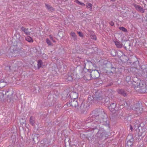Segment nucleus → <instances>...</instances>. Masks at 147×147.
<instances>
[{
    "label": "nucleus",
    "instance_id": "8",
    "mask_svg": "<svg viewBox=\"0 0 147 147\" xmlns=\"http://www.w3.org/2000/svg\"><path fill=\"white\" fill-rule=\"evenodd\" d=\"M14 47L15 48H16V46H12L10 47V49L11 50V52L12 53H15L16 54L17 53H18V51H17L16 50H14L13 49Z\"/></svg>",
    "mask_w": 147,
    "mask_h": 147
},
{
    "label": "nucleus",
    "instance_id": "34",
    "mask_svg": "<svg viewBox=\"0 0 147 147\" xmlns=\"http://www.w3.org/2000/svg\"><path fill=\"white\" fill-rule=\"evenodd\" d=\"M43 58H44V56H46V55L45 54H43Z\"/></svg>",
    "mask_w": 147,
    "mask_h": 147
},
{
    "label": "nucleus",
    "instance_id": "17",
    "mask_svg": "<svg viewBox=\"0 0 147 147\" xmlns=\"http://www.w3.org/2000/svg\"><path fill=\"white\" fill-rule=\"evenodd\" d=\"M73 80L72 76H68L66 80L67 81H71Z\"/></svg>",
    "mask_w": 147,
    "mask_h": 147
},
{
    "label": "nucleus",
    "instance_id": "2",
    "mask_svg": "<svg viewBox=\"0 0 147 147\" xmlns=\"http://www.w3.org/2000/svg\"><path fill=\"white\" fill-rule=\"evenodd\" d=\"M140 105L139 103H137L133 105L131 109L132 110L136 111L137 113L139 114L141 113L142 111V109L140 108Z\"/></svg>",
    "mask_w": 147,
    "mask_h": 147
},
{
    "label": "nucleus",
    "instance_id": "14",
    "mask_svg": "<svg viewBox=\"0 0 147 147\" xmlns=\"http://www.w3.org/2000/svg\"><path fill=\"white\" fill-rule=\"evenodd\" d=\"M47 8L49 11L54 10V9L51 6L47 4H45Z\"/></svg>",
    "mask_w": 147,
    "mask_h": 147
},
{
    "label": "nucleus",
    "instance_id": "16",
    "mask_svg": "<svg viewBox=\"0 0 147 147\" xmlns=\"http://www.w3.org/2000/svg\"><path fill=\"white\" fill-rule=\"evenodd\" d=\"M70 35L74 39H76V36L74 32H71L70 33Z\"/></svg>",
    "mask_w": 147,
    "mask_h": 147
},
{
    "label": "nucleus",
    "instance_id": "20",
    "mask_svg": "<svg viewBox=\"0 0 147 147\" xmlns=\"http://www.w3.org/2000/svg\"><path fill=\"white\" fill-rule=\"evenodd\" d=\"M118 93L119 94H123L125 96L126 94H124V91L122 90H118Z\"/></svg>",
    "mask_w": 147,
    "mask_h": 147
},
{
    "label": "nucleus",
    "instance_id": "1",
    "mask_svg": "<svg viewBox=\"0 0 147 147\" xmlns=\"http://www.w3.org/2000/svg\"><path fill=\"white\" fill-rule=\"evenodd\" d=\"M96 100L98 102H102L104 101V98L100 96H96V97H94L93 96H90L88 98V101L90 103H92L93 102L92 100Z\"/></svg>",
    "mask_w": 147,
    "mask_h": 147
},
{
    "label": "nucleus",
    "instance_id": "10",
    "mask_svg": "<svg viewBox=\"0 0 147 147\" xmlns=\"http://www.w3.org/2000/svg\"><path fill=\"white\" fill-rule=\"evenodd\" d=\"M86 7L89 9L91 11L92 9V5L89 3H87L86 5Z\"/></svg>",
    "mask_w": 147,
    "mask_h": 147
},
{
    "label": "nucleus",
    "instance_id": "19",
    "mask_svg": "<svg viewBox=\"0 0 147 147\" xmlns=\"http://www.w3.org/2000/svg\"><path fill=\"white\" fill-rule=\"evenodd\" d=\"M119 29L123 31L124 32H127V30L124 27H119Z\"/></svg>",
    "mask_w": 147,
    "mask_h": 147
},
{
    "label": "nucleus",
    "instance_id": "7",
    "mask_svg": "<svg viewBox=\"0 0 147 147\" xmlns=\"http://www.w3.org/2000/svg\"><path fill=\"white\" fill-rule=\"evenodd\" d=\"M22 31L24 32L27 35H30V32L28 31V29L25 28L24 27H22L21 28Z\"/></svg>",
    "mask_w": 147,
    "mask_h": 147
},
{
    "label": "nucleus",
    "instance_id": "33",
    "mask_svg": "<svg viewBox=\"0 0 147 147\" xmlns=\"http://www.w3.org/2000/svg\"><path fill=\"white\" fill-rule=\"evenodd\" d=\"M130 129L131 131H132L133 128H132V125H130Z\"/></svg>",
    "mask_w": 147,
    "mask_h": 147
},
{
    "label": "nucleus",
    "instance_id": "21",
    "mask_svg": "<svg viewBox=\"0 0 147 147\" xmlns=\"http://www.w3.org/2000/svg\"><path fill=\"white\" fill-rule=\"evenodd\" d=\"M4 94L2 91H0V99L3 98Z\"/></svg>",
    "mask_w": 147,
    "mask_h": 147
},
{
    "label": "nucleus",
    "instance_id": "22",
    "mask_svg": "<svg viewBox=\"0 0 147 147\" xmlns=\"http://www.w3.org/2000/svg\"><path fill=\"white\" fill-rule=\"evenodd\" d=\"M46 42L49 45H51V42L48 38H47L46 39Z\"/></svg>",
    "mask_w": 147,
    "mask_h": 147
},
{
    "label": "nucleus",
    "instance_id": "26",
    "mask_svg": "<svg viewBox=\"0 0 147 147\" xmlns=\"http://www.w3.org/2000/svg\"><path fill=\"white\" fill-rule=\"evenodd\" d=\"M91 38L94 40H96V38L95 36H91Z\"/></svg>",
    "mask_w": 147,
    "mask_h": 147
},
{
    "label": "nucleus",
    "instance_id": "27",
    "mask_svg": "<svg viewBox=\"0 0 147 147\" xmlns=\"http://www.w3.org/2000/svg\"><path fill=\"white\" fill-rule=\"evenodd\" d=\"M73 94H74L76 95V98H74V99L76 98H77L78 97V94L76 93V92H74L73 93Z\"/></svg>",
    "mask_w": 147,
    "mask_h": 147
},
{
    "label": "nucleus",
    "instance_id": "35",
    "mask_svg": "<svg viewBox=\"0 0 147 147\" xmlns=\"http://www.w3.org/2000/svg\"><path fill=\"white\" fill-rule=\"evenodd\" d=\"M3 82V80H1V81L0 82Z\"/></svg>",
    "mask_w": 147,
    "mask_h": 147
},
{
    "label": "nucleus",
    "instance_id": "32",
    "mask_svg": "<svg viewBox=\"0 0 147 147\" xmlns=\"http://www.w3.org/2000/svg\"><path fill=\"white\" fill-rule=\"evenodd\" d=\"M92 71H96L97 73H98V74H99V72H98V70H92Z\"/></svg>",
    "mask_w": 147,
    "mask_h": 147
},
{
    "label": "nucleus",
    "instance_id": "12",
    "mask_svg": "<svg viewBox=\"0 0 147 147\" xmlns=\"http://www.w3.org/2000/svg\"><path fill=\"white\" fill-rule=\"evenodd\" d=\"M26 40L27 41L29 42H32L33 40L31 37L29 36H28L26 38Z\"/></svg>",
    "mask_w": 147,
    "mask_h": 147
},
{
    "label": "nucleus",
    "instance_id": "11",
    "mask_svg": "<svg viewBox=\"0 0 147 147\" xmlns=\"http://www.w3.org/2000/svg\"><path fill=\"white\" fill-rule=\"evenodd\" d=\"M132 144V143L130 140L127 141V143L125 145V147H131Z\"/></svg>",
    "mask_w": 147,
    "mask_h": 147
},
{
    "label": "nucleus",
    "instance_id": "25",
    "mask_svg": "<svg viewBox=\"0 0 147 147\" xmlns=\"http://www.w3.org/2000/svg\"><path fill=\"white\" fill-rule=\"evenodd\" d=\"M78 33L79 34L80 36V37L83 36V35L82 33L80 32H78Z\"/></svg>",
    "mask_w": 147,
    "mask_h": 147
},
{
    "label": "nucleus",
    "instance_id": "31",
    "mask_svg": "<svg viewBox=\"0 0 147 147\" xmlns=\"http://www.w3.org/2000/svg\"><path fill=\"white\" fill-rule=\"evenodd\" d=\"M110 24L111 26H113L114 25V23L113 22H110Z\"/></svg>",
    "mask_w": 147,
    "mask_h": 147
},
{
    "label": "nucleus",
    "instance_id": "13",
    "mask_svg": "<svg viewBox=\"0 0 147 147\" xmlns=\"http://www.w3.org/2000/svg\"><path fill=\"white\" fill-rule=\"evenodd\" d=\"M38 68L42 67V63L41 60H40L38 61Z\"/></svg>",
    "mask_w": 147,
    "mask_h": 147
},
{
    "label": "nucleus",
    "instance_id": "24",
    "mask_svg": "<svg viewBox=\"0 0 147 147\" xmlns=\"http://www.w3.org/2000/svg\"><path fill=\"white\" fill-rule=\"evenodd\" d=\"M49 37H50V38L51 40H52L53 42H55V41L53 40V37L51 35H50L49 36Z\"/></svg>",
    "mask_w": 147,
    "mask_h": 147
},
{
    "label": "nucleus",
    "instance_id": "15",
    "mask_svg": "<svg viewBox=\"0 0 147 147\" xmlns=\"http://www.w3.org/2000/svg\"><path fill=\"white\" fill-rule=\"evenodd\" d=\"M30 123L32 125H34V118L33 117H30Z\"/></svg>",
    "mask_w": 147,
    "mask_h": 147
},
{
    "label": "nucleus",
    "instance_id": "23",
    "mask_svg": "<svg viewBox=\"0 0 147 147\" xmlns=\"http://www.w3.org/2000/svg\"><path fill=\"white\" fill-rule=\"evenodd\" d=\"M131 79V77L130 76H127L126 78V81L127 82H129Z\"/></svg>",
    "mask_w": 147,
    "mask_h": 147
},
{
    "label": "nucleus",
    "instance_id": "18",
    "mask_svg": "<svg viewBox=\"0 0 147 147\" xmlns=\"http://www.w3.org/2000/svg\"><path fill=\"white\" fill-rule=\"evenodd\" d=\"M144 85V82L143 80H140L139 86L140 87H142Z\"/></svg>",
    "mask_w": 147,
    "mask_h": 147
},
{
    "label": "nucleus",
    "instance_id": "28",
    "mask_svg": "<svg viewBox=\"0 0 147 147\" xmlns=\"http://www.w3.org/2000/svg\"><path fill=\"white\" fill-rule=\"evenodd\" d=\"M106 124H105V123H103L104 125H105L107 127H109V122L108 121H106Z\"/></svg>",
    "mask_w": 147,
    "mask_h": 147
},
{
    "label": "nucleus",
    "instance_id": "6",
    "mask_svg": "<svg viewBox=\"0 0 147 147\" xmlns=\"http://www.w3.org/2000/svg\"><path fill=\"white\" fill-rule=\"evenodd\" d=\"M70 105L72 107H76L78 106V104L77 101L74 100L70 103Z\"/></svg>",
    "mask_w": 147,
    "mask_h": 147
},
{
    "label": "nucleus",
    "instance_id": "4",
    "mask_svg": "<svg viewBox=\"0 0 147 147\" xmlns=\"http://www.w3.org/2000/svg\"><path fill=\"white\" fill-rule=\"evenodd\" d=\"M133 5L135 7L137 10L142 13L144 12V9L140 5L135 4H133Z\"/></svg>",
    "mask_w": 147,
    "mask_h": 147
},
{
    "label": "nucleus",
    "instance_id": "3",
    "mask_svg": "<svg viewBox=\"0 0 147 147\" xmlns=\"http://www.w3.org/2000/svg\"><path fill=\"white\" fill-rule=\"evenodd\" d=\"M97 135V136L100 138L104 137H107L108 136L107 134L106 133L105 131L103 128H101L99 130Z\"/></svg>",
    "mask_w": 147,
    "mask_h": 147
},
{
    "label": "nucleus",
    "instance_id": "9",
    "mask_svg": "<svg viewBox=\"0 0 147 147\" xmlns=\"http://www.w3.org/2000/svg\"><path fill=\"white\" fill-rule=\"evenodd\" d=\"M117 48H121L122 47V44L119 41H116L114 42Z\"/></svg>",
    "mask_w": 147,
    "mask_h": 147
},
{
    "label": "nucleus",
    "instance_id": "29",
    "mask_svg": "<svg viewBox=\"0 0 147 147\" xmlns=\"http://www.w3.org/2000/svg\"><path fill=\"white\" fill-rule=\"evenodd\" d=\"M74 2L79 4L80 3V2L78 0H75Z\"/></svg>",
    "mask_w": 147,
    "mask_h": 147
},
{
    "label": "nucleus",
    "instance_id": "37",
    "mask_svg": "<svg viewBox=\"0 0 147 147\" xmlns=\"http://www.w3.org/2000/svg\"><path fill=\"white\" fill-rule=\"evenodd\" d=\"M97 94H98V93H97V92H96V93H95L96 95Z\"/></svg>",
    "mask_w": 147,
    "mask_h": 147
},
{
    "label": "nucleus",
    "instance_id": "30",
    "mask_svg": "<svg viewBox=\"0 0 147 147\" xmlns=\"http://www.w3.org/2000/svg\"><path fill=\"white\" fill-rule=\"evenodd\" d=\"M79 4H80L81 5H85V4L84 3H81L80 2Z\"/></svg>",
    "mask_w": 147,
    "mask_h": 147
},
{
    "label": "nucleus",
    "instance_id": "36",
    "mask_svg": "<svg viewBox=\"0 0 147 147\" xmlns=\"http://www.w3.org/2000/svg\"><path fill=\"white\" fill-rule=\"evenodd\" d=\"M45 59H46L47 58V57H45V58H44Z\"/></svg>",
    "mask_w": 147,
    "mask_h": 147
},
{
    "label": "nucleus",
    "instance_id": "5",
    "mask_svg": "<svg viewBox=\"0 0 147 147\" xmlns=\"http://www.w3.org/2000/svg\"><path fill=\"white\" fill-rule=\"evenodd\" d=\"M116 105L115 103H112L109 106V109L112 112H113L115 110V109L116 107Z\"/></svg>",
    "mask_w": 147,
    "mask_h": 147
}]
</instances>
